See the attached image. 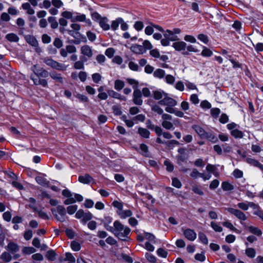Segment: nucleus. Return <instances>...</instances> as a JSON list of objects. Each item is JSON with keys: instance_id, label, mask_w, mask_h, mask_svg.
Masks as SVG:
<instances>
[{"instance_id": "nucleus-1", "label": "nucleus", "mask_w": 263, "mask_h": 263, "mask_svg": "<svg viewBox=\"0 0 263 263\" xmlns=\"http://www.w3.org/2000/svg\"><path fill=\"white\" fill-rule=\"evenodd\" d=\"M107 230L112 233L117 237L122 240H127L130 229L127 226L123 225L119 221L114 222V227H108Z\"/></svg>"}, {"instance_id": "nucleus-2", "label": "nucleus", "mask_w": 263, "mask_h": 263, "mask_svg": "<svg viewBox=\"0 0 263 263\" xmlns=\"http://www.w3.org/2000/svg\"><path fill=\"white\" fill-rule=\"evenodd\" d=\"M52 213L54 217L61 222H64L66 220V210L65 208L61 205H58L55 209L51 210Z\"/></svg>"}, {"instance_id": "nucleus-3", "label": "nucleus", "mask_w": 263, "mask_h": 263, "mask_svg": "<svg viewBox=\"0 0 263 263\" xmlns=\"http://www.w3.org/2000/svg\"><path fill=\"white\" fill-rule=\"evenodd\" d=\"M43 62L48 66H50L53 69H55L59 71H65L68 66L64 64L59 63L51 58H45L43 59Z\"/></svg>"}, {"instance_id": "nucleus-4", "label": "nucleus", "mask_w": 263, "mask_h": 263, "mask_svg": "<svg viewBox=\"0 0 263 263\" xmlns=\"http://www.w3.org/2000/svg\"><path fill=\"white\" fill-rule=\"evenodd\" d=\"M164 38L161 39V44L163 46H167L170 44V41H176L178 40L177 35L173 34L172 31L166 30L163 33Z\"/></svg>"}, {"instance_id": "nucleus-5", "label": "nucleus", "mask_w": 263, "mask_h": 263, "mask_svg": "<svg viewBox=\"0 0 263 263\" xmlns=\"http://www.w3.org/2000/svg\"><path fill=\"white\" fill-rule=\"evenodd\" d=\"M173 117L167 114H163L162 116L161 125L166 129L170 130L174 128V124L172 122Z\"/></svg>"}, {"instance_id": "nucleus-6", "label": "nucleus", "mask_w": 263, "mask_h": 263, "mask_svg": "<svg viewBox=\"0 0 263 263\" xmlns=\"http://www.w3.org/2000/svg\"><path fill=\"white\" fill-rule=\"evenodd\" d=\"M227 210L240 220L245 221L247 219L246 214L239 210L228 208L227 209Z\"/></svg>"}, {"instance_id": "nucleus-7", "label": "nucleus", "mask_w": 263, "mask_h": 263, "mask_svg": "<svg viewBox=\"0 0 263 263\" xmlns=\"http://www.w3.org/2000/svg\"><path fill=\"white\" fill-rule=\"evenodd\" d=\"M31 69L34 74L37 76V77L46 78L48 77L49 74L48 72L45 69L43 68L37 69L36 65H34Z\"/></svg>"}, {"instance_id": "nucleus-8", "label": "nucleus", "mask_w": 263, "mask_h": 263, "mask_svg": "<svg viewBox=\"0 0 263 263\" xmlns=\"http://www.w3.org/2000/svg\"><path fill=\"white\" fill-rule=\"evenodd\" d=\"M159 105L162 106H176L177 102L174 99L168 97L167 93L164 99L161 101H159Z\"/></svg>"}, {"instance_id": "nucleus-9", "label": "nucleus", "mask_w": 263, "mask_h": 263, "mask_svg": "<svg viewBox=\"0 0 263 263\" xmlns=\"http://www.w3.org/2000/svg\"><path fill=\"white\" fill-rule=\"evenodd\" d=\"M62 195L67 199L64 201L65 205H69L75 203L73 200V194L68 189H64L62 191Z\"/></svg>"}, {"instance_id": "nucleus-10", "label": "nucleus", "mask_w": 263, "mask_h": 263, "mask_svg": "<svg viewBox=\"0 0 263 263\" xmlns=\"http://www.w3.org/2000/svg\"><path fill=\"white\" fill-rule=\"evenodd\" d=\"M184 237L190 241H194L197 237V234L194 230L191 229H182Z\"/></svg>"}, {"instance_id": "nucleus-11", "label": "nucleus", "mask_w": 263, "mask_h": 263, "mask_svg": "<svg viewBox=\"0 0 263 263\" xmlns=\"http://www.w3.org/2000/svg\"><path fill=\"white\" fill-rule=\"evenodd\" d=\"M142 93L141 91L138 89H135L133 92V102L134 103L138 105L142 104L143 101L141 99Z\"/></svg>"}, {"instance_id": "nucleus-12", "label": "nucleus", "mask_w": 263, "mask_h": 263, "mask_svg": "<svg viewBox=\"0 0 263 263\" xmlns=\"http://www.w3.org/2000/svg\"><path fill=\"white\" fill-rule=\"evenodd\" d=\"M246 161L250 165L256 167L263 172V165L258 160L251 157H248L246 158Z\"/></svg>"}, {"instance_id": "nucleus-13", "label": "nucleus", "mask_w": 263, "mask_h": 263, "mask_svg": "<svg viewBox=\"0 0 263 263\" xmlns=\"http://www.w3.org/2000/svg\"><path fill=\"white\" fill-rule=\"evenodd\" d=\"M130 49L133 52L136 54H143L145 52L144 48L142 45L136 44L132 45Z\"/></svg>"}, {"instance_id": "nucleus-14", "label": "nucleus", "mask_w": 263, "mask_h": 263, "mask_svg": "<svg viewBox=\"0 0 263 263\" xmlns=\"http://www.w3.org/2000/svg\"><path fill=\"white\" fill-rule=\"evenodd\" d=\"M107 93H108V95L111 98H113L115 99H117L121 101H126V98L124 96L121 95V94L114 91L112 89H108L107 90Z\"/></svg>"}, {"instance_id": "nucleus-15", "label": "nucleus", "mask_w": 263, "mask_h": 263, "mask_svg": "<svg viewBox=\"0 0 263 263\" xmlns=\"http://www.w3.org/2000/svg\"><path fill=\"white\" fill-rule=\"evenodd\" d=\"M73 21H77V22H85L86 24H88V25H91V21L89 19H86V15L85 14H78L73 18Z\"/></svg>"}, {"instance_id": "nucleus-16", "label": "nucleus", "mask_w": 263, "mask_h": 263, "mask_svg": "<svg viewBox=\"0 0 263 263\" xmlns=\"http://www.w3.org/2000/svg\"><path fill=\"white\" fill-rule=\"evenodd\" d=\"M172 47H174L176 50L180 51L185 49L186 44L183 41L176 42L173 44Z\"/></svg>"}, {"instance_id": "nucleus-17", "label": "nucleus", "mask_w": 263, "mask_h": 263, "mask_svg": "<svg viewBox=\"0 0 263 263\" xmlns=\"http://www.w3.org/2000/svg\"><path fill=\"white\" fill-rule=\"evenodd\" d=\"M78 180L82 183L89 184L93 180V178L89 174H86L83 176H80Z\"/></svg>"}, {"instance_id": "nucleus-18", "label": "nucleus", "mask_w": 263, "mask_h": 263, "mask_svg": "<svg viewBox=\"0 0 263 263\" xmlns=\"http://www.w3.org/2000/svg\"><path fill=\"white\" fill-rule=\"evenodd\" d=\"M100 26L103 30L107 31L110 29V25L108 24V20L107 17H103L98 23Z\"/></svg>"}, {"instance_id": "nucleus-19", "label": "nucleus", "mask_w": 263, "mask_h": 263, "mask_svg": "<svg viewBox=\"0 0 263 263\" xmlns=\"http://www.w3.org/2000/svg\"><path fill=\"white\" fill-rule=\"evenodd\" d=\"M166 94V93L161 90H156L153 92L154 99L159 100V101L162 100Z\"/></svg>"}, {"instance_id": "nucleus-20", "label": "nucleus", "mask_w": 263, "mask_h": 263, "mask_svg": "<svg viewBox=\"0 0 263 263\" xmlns=\"http://www.w3.org/2000/svg\"><path fill=\"white\" fill-rule=\"evenodd\" d=\"M192 128L201 138L203 139L206 132L201 127L198 125H194Z\"/></svg>"}, {"instance_id": "nucleus-21", "label": "nucleus", "mask_w": 263, "mask_h": 263, "mask_svg": "<svg viewBox=\"0 0 263 263\" xmlns=\"http://www.w3.org/2000/svg\"><path fill=\"white\" fill-rule=\"evenodd\" d=\"M81 52L84 55L90 58L92 55L91 48L87 45H84L81 47Z\"/></svg>"}, {"instance_id": "nucleus-22", "label": "nucleus", "mask_w": 263, "mask_h": 263, "mask_svg": "<svg viewBox=\"0 0 263 263\" xmlns=\"http://www.w3.org/2000/svg\"><path fill=\"white\" fill-rule=\"evenodd\" d=\"M118 214L121 218L125 219L127 217H130L133 213L132 212L129 210H123L118 211Z\"/></svg>"}, {"instance_id": "nucleus-23", "label": "nucleus", "mask_w": 263, "mask_h": 263, "mask_svg": "<svg viewBox=\"0 0 263 263\" xmlns=\"http://www.w3.org/2000/svg\"><path fill=\"white\" fill-rule=\"evenodd\" d=\"M121 21V17H118L115 20L112 21L110 28L114 31L117 30L119 28V25H120Z\"/></svg>"}, {"instance_id": "nucleus-24", "label": "nucleus", "mask_w": 263, "mask_h": 263, "mask_svg": "<svg viewBox=\"0 0 263 263\" xmlns=\"http://www.w3.org/2000/svg\"><path fill=\"white\" fill-rule=\"evenodd\" d=\"M138 133L143 138H148L149 137L150 133L146 128L139 127L138 128Z\"/></svg>"}, {"instance_id": "nucleus-25", "label": "nucleus", "mask_w": 263, "mask_h": 263, "mask_svg": "<svg viewBox=\"0 0 263 263\" xmlns=\"http://www.w3.org/2000/svg\"><path fill=\"white\" fill-rule=\"evenodd\" d=\"M125 86V83L124 81L118 79L115 81L114 88L118 91L122 90Z\"/></svg>"}, {"instance_id": "nucleus-26", "label": "nucleus", "mask_w": 263, "mask_h": 263, "mask_svg": "<svg viewBox=\"0 0 263 263\" xmlns=\"http://www.w3.org/2000/svg\"><path fill=\"white\" fill-rule=\"evenodd\" d=\"M48 21L50 24V27L52 29H55L58 27L59 24L57 21L56 17L53 16H50L48 18Z\"/></svg>"}, {"instance_id": "nucleus-27", "label": "nucleus", "mask_w": 263, "mask_h": 263, "mask_svg": "<svg viewBox=\"0 0 263 263\" xmlns=\"http://www.w3.org/2000/svg\"><path fill=\"white\" fill-rule=\"evenodd\" d=\"M22 7L24 10L27 11V13L28 14L32 15L35 13L34 10L31 7L30 4L28 3L23 4Z\"/></svg>"}, {"instance_id": "nucleus-28", "label": "nucleus", "mask_w": 263, "mask_h": 263, "mask_svg": "<svg viewBox=\"0 0 263 263\" xmlns=\"http://www.w3.org/2000/svg\"><path fill=\"white\" fill-rule=\"evenodd\" d=\"M7 249L11 253H14L19 250V247L16 243L10 242L7 246Z\"/></svg>"}, {"instance_id": "nucleus-29", "label": "nucleus", "mask_w": 263, "mask_h": 263, "mask_svg": "<svg viewBox=\"0 0 263 263\" xmlns=\"http://www.w3.org/2000/svg\"><path fill=\"white\" fill-rule=\"evenodd\" d=\"M6 39L11 42H17L19 40L18 36L13 33H11L7 34L6 35Z\"/></svg>"}, {"instance_id": "nucleus-30", "label": "nucleus", "mask_w": 263, "mask_h": 263, "mask_svg": "<svg viewBox=\"0 0 263 263\" xmlns=\"http://www.w3.org/2000/svg\"><path fill=\"white\" fill-rule=\"evenodd\" d=\"M203 139H206L207 140L213 143H215L218 141L217 138L215 135H214L213 134L210 132H206L205 137H204Z\"/></svg>"}, {"instance_id": "nucleus-31", "label": "nucleus", "mask_w": 263, "mask_h": 263, "mask_svg": "<svg viewBox=\"0 0 263 263\" xmlns=\"http://www.w3.org/2000/svg\"><path fill=\"white\" fill-rule=\"evenodd\" d=\"M165 74V71L162 69H157L154 72V76L155 78L159 79H162L164 77Z\"/></svg>"}, {"instance_id": "nucleus-32", "label": "nucleus", "mask_w": 263, "mask_h": 263, "mask_svg": "<svg viewBox=\"0 0 263 263\" xmlns=\"http://www.w3.org/2000/svg\"><path fill=\"white\" fill-rule=\"evenodd\" d=\"M49 75L52 79L60 83L63 82V79L61 77V74L56 73L55 72H51Z\"/></svg>"}, {"instance_id": "nucleus-33", "label": "nucleus", "mask_w": 263, "mask_h": 263, "mask_svg": "<svg viewBox=\"0 0 263 263\" xmlns=\"http://www.w3.org/2000/svg\"><path fill=\"white\" fill-rule=\"evenodd\" d=\"M112 221V218L110 216H105L102 220V222L104 224L105 228L107 230V228L108 227H112L111 226H109V224L111 223V222Z\"/></svg>"}, {"instance_id": "nucleus-34", "label": "nucleus", "mask_w": 263, "mask_h": 263, "mask_svg": "<svg viewBox=\"0 0 263 263\" xmlns=\"http://www.w3.org/2000/svg\"><path fill=\"white\" fill-rule=\"evenodd\" d=\"M221 187L223 191H230L234 190V186L228 182H223L221 184Z\"/></svg>"}, {"instance_id": "nucleus-35", "label": "nucleus", "mask_w": 263, "mask_h": 263, "mask_svg": "<svg viewBox=\"0 0 263 263\" xmlns=\"http://www.w3.org/2000/svg\"><path fill=\"white\" fill-rule=\"evenodd\" d=\"M245 253L248 257L252 258L256 256V251L252 248H247L245 250Z\"/></svg>"}, {"instance_id": "nucleus-36", "label": "nucleus", "mask_w": 263, "mask_h": 263, "mask_svg": "<svg viewBox=\"0 0 263 263\" xmlns=\"http://www.w3.org/2000/svg\"><path fill=\"white\" fill-rule=\"evenodd\" d=\"M56 253L52 250L48 251L46 254V257L50 261H54L55 259Z\"/></svg>"}, {"instance_id": "nucleus-37", "label": "nucleus", "mask_w": 263, "mask_h": 263, "mask_svg": "<svg viewBox=\"0 0 263 263\" xmlns=\"http://www.w3.org/2000/svg\"><path fill=\"white\" fill-rule=\"evenodd\" d=\"M144 234L145 239H147L148 240L149 242L151 241L154 243H156V238L153 234L148 232H144Z\"/></svg>"}, {"instance_id": "nucleus-38", "label": "nucleus", "mask_w": 263, "mask_h": 263, "mask_svg": "<svg viewBox=\"0 0 263 263\" xmlns=\"http://www.w3.org/2000/svg\"><path fill=\"white\" fill-rule=\"evenodd\" d=\"M201 54L204 57H210L213 55V52L210 49L203 46Z\"/></svg>"}, {"instance_id": "nucleus-39", "label": "nucleus", "mask_w": 263, "mask_h": 263, "mask_svg": "<svg viewBox=\"0 0 263 263\" xmlns=\"http://www.w3.org/2000/svg\"><path fill=\"white\" fill-rule=\"evenodd\" d=\"M231 134L236 138H241L243 136V133L237 129L232 130L231 132Z\"/></svg>"}, {"instance_id": "nucleus-40", "label": "nucleus", "mask_w": 263, "mask_h": 263, "mask_svg": "<svg viewBox=\"0 0 263 263\" xmlns=\"http://www.w3.org/2000/svg\"><path fill=\"white\" fill-rule=\"evenodd\" d=\"M210 226L216 232H221L223 230L222 228L218 225L216 222L211 221Z\"/></svg>"}, {"instance_id": "nucleus-41", "label": "nucleus", "mask_w": 263, "mask_h": 263, "mask_svg": "<svg viewBox=\"0 0 263 263\" xmlns=\"http://www.w3.org/2000/svg\"><path fill=\"white\" fill-rule=\"evenodd\" d=\"M27 42L33 46H36L37 45L36 40L32 36L29 35L26 37Z\"/></svg>"}, {"instance_id": "nucleus-42", "label": "nucleus", "mask_w": 263, "mask_h": 263, "mask_svg": "<svg viewBox=\"0 0 263 263\" xmlns=\"http://www.w3.org/2000/svg\"><path fill=\"white\" fill-rule=\"evenodd\" d=\"M248 229L251 233L255 234L257 236H260L262 234L261 230L256 227L250 226L248 227Z\"/></svg>"}, {"instance_id": "nucleus-43", "label": "nucleus", "mask_w": 263, "mask_h": 263, "mask_svg": "<svg viewBox=\"0 0 263 263\" xmlns=\"http://www.w3.org/2000/svg\"><path fill=\"white\" fill-rule=\"evenodd\" d=\"M165 81L166 83L170 85H173L175 81V77L171 74H167L165 77Z\"/></svg>"}, {"instance_id": "nucleus-44", "label": "nucleus", "mask_w": 263, "mask_h": 263, "mask_svg": "<svg viewBox=\"0 0 263 263\" xmlns=\"http://www.w3.org/2000/svg\"><path fill=\"white\" fill-rule=\"evenodd\" d=\"M78 210V205H69L67 208V212L69 215L73 214Z\"/></svg>"}, {"instance_id": "nucleus-45", "label": "nucleus", "mask_w": 263, "mask_h": 263, "mask_svg": "<svg viewBox=\"0 0 263 263\" xmlns=\"http://www.w3.org/2000/svg\"><path fill=\"white\" fill-rule=\"evenodd\" d=\"M186 47L187 51L183 52V54L184 55L189 54V52H198L199 51V50L195 48L193 45H189Z\"/></svg>"}, {"instance_id": "nucleus-46", "label": "nucleus", "mask_w": 263, "mask_h": 263, "mask_svg": "<svg viewBox=\"0 0 263 263\" xmlns=\"http://www.w3.org/2000/svg\"><path fill=\"white\" fill-rule=\"evenodd\" d=\"M128 67L133 71H138L139 70V66L134 62L130 61L128 63Z\"/></svg>"}, {"instance_id": "nucleus-47", "label": "nucleus", "mask_w": 263, "mask_h": 263, "mask_svg": "<svg viewBox=\"0 0 263 263\" xmlns=\"http://www.w3.org/2000/svg\"><path fill=\"white\" fill-rule=\"evenodd\" d=\"M23 253L25 254H31L32 253H34L36 250L34 248L32 247H24L22 250Z\"/></svg>"}, {"instance_id": "nucleus-48", "label": "nucleus", "mask_w": 263, "mask_h": 263, "mask_svg": "<svg viewBox=\"0 0 263 263\" xmlns=\"http://www.w3.org/2000/svg\"><path fill=\"white\" fill-rule=\"evenodd\" d=\"M157 255L161 257L166 258L168 255V253L166 251L162 248H159L157 251Z\"/></svg>"}, {"instance_id": "nucleus-49", "label": "nucleus", "mask_w": 263, "mask_h": 263, "mask_svg": "<svg viewBox=\"0 0 263 263\" xmlns=\"http://www.w3.org/2000/svg\"><path fill=\"white\" fill-rule=\"evenodd\" d=\"M140 148L142 152V155L145 157H148V147L144 144H141L140 146Z\"/></svg>"}, {"instance_id": "nucleus-50", "label": "nucleus", "mask_w": 263, "mask_h": 263, "mask_svg": "<svg viewBox=\"0 0 263 263\" xmlns=\"http://www.w3.org/2000/svg\"><path fill=\"white\" fill-rule=\"evenodd\" d=\"M1 258L6 262H9L11 260V256L9 253L5 252L1 255Z\"/></svg>"}, {"instance_id": "nucleus-51", "label": "nucleus", "mask_w": 263, "mask_h": 263, "mask_svg": "<svg viewBox=\"0 0 263 263\" xmlns=\"http://www.w3.org/2000/svg\"><path fill=\"white\" fill-rule=\"evenodd\" d=\"M220 114V110L218 108H214L211 109V115L214 118H217Z\"/></svg>"}, {"instance_id": "nucleus-52", "label": "nucleus", "mask_w": 263, "mask_h": 263, "mask_svg": "<svg viewBox=\"0 0 263 263\" xmlns=\"http://www.w3.org/2000/svg\"><path fill=\"white\" fill-rule=\"evenodd\" d=\"M66 257L64 261H69V262H75L76 259L71 253L67 252L65 254Z\"/></svg>"}, {"instance_id": "nucleus-53", "label": "nucleus", "mask_w": 263, "mask_h": 263, "mask_svg": "<svg viewBox=\"0 0 263 263\" xmlns=\"http://www.w3.org/2000/svg\"><path fill=\"white\" fill-rule=\"evenodd\" d=\"M152 109L153 111L157 112L159 115H161L162 116L163 114H164L163 113V109L158 105H155L153 106Z\"/></svg>"}, {"instance_id": "nucleus-54", "label": "nucleus", "mask_w": 263, "mask_h": 263, "mask_svg": "<svg viewBox=\"0 0 263 263\" xmlns=\"http://www.w3.org/2000/svg\"><path fill=\"white\" fill-rule=\"evenodd\" d=\"M145 256L147 260L150 262L155 263L157 261L156 257L149 253H146Z\"/></svg>"}, {"instance_id": "nucleus-55", "label": "nucleus", "mask_w": 263, "mask_h": 263, "mask_svg": "<svg viewBox=\"0 0 263 263\" xmlns=\"http://www.w3.org/2000/svg\"><path fill=\"white\" fill-rule=\"evenodd\" d=\"M198 236L199 239L203 244L207 245L208 243V239L204 233H199Z\"/></svg>"}, {"instance_id": "nucleus-56", "label": "nucleus", "mask_w": 263, "mask_h": 263, "mask_svg": "<svg viewBox=\"0 0 263 263\" xmlns=\"http://www.w3.org/2000/svg\"><path fill=\"white\" fill-rule=\"evenodd\" d=\"M222 225L227 228H229V229H230L232 231H237V229L234 227L233 226V225L232 224V223L231 222H230V221H225V222H223L222 223Z\"/></svg>"}, {"instance_id": "nucleus-57", "label": "nucleus", "mask_w": 263, "mask_h": 263, "mask_svg": "<svg viewBox=\"0 0 263 263\" xmlns=\"http://www.w3.org/2000/svg\"><path fill=\"white\" fill-rule=\"evenodd\" d=\"M195 259L198 261L203 262L205 259V256L203 253H197L195 255Z\"/></svg>"}, {"instance_id": "nucleus-58", "label": "nucleus", "mask_w": 263, "mask_h": 263, "mask_svg": "<svg viewBox=\"0 0 263 263\" xmlns=\"http://www.w3.org/2000/svg\"><path fill=\"white\" fill-rule=\"evenodd\" d=\"M115 53V50L112 48H107L105 52V55L109 58H111Z\"/></svg>"}, {"instance_id": "nucleus-59", "label": "nucleus", "mask_w": 263, "mask_h": 263, "mask_svg": "<svg viewBox=\"0 0 263 263\" xmlns=\"http://www.w3.org/2000/svg\"><path fill=\"white\" fill-rule=\"evenodd\" d=\"M172 185L176 188L180 189L181 187L182 184L179 179L176 178L172 179Z\"/></svg>"}, {"instance_id": "nucleus-60", "label": "nucleus", "mask_w": 263, "mask_h": 263, "mask_svg": "<svg viewBox=\"0 0 263 263\" xmlns=\"http://www.w3.org/2000/svg\"><path fill=\"white\" fill-rule=\"evenodd\" d=\"M237 206L238 208L243 211H247L249 209L248 201H246L245 202H239L237 204Z\"/></svg>"}, {"instance_id": "nucleus-61", "label": "nucleus", "mask_w": 263, "mask_h": 263, "mask_svg": "<svg viewBox=\"0 0 263 263\" xmlns=\"http://www.w3.org/2000/svg\"><path fill=\"white\" fill-rule=\"evenodd\" d=\"M71 248L73 251H78L79 250H80L81 246H80V245L79 244V243H78L76 241H73L71 243Z\"/></svg>"}, {"instance_id": "nucleus-62", "label": "nucleus", "mask_w": 263, "mask_h": 263, "mask_svg": "<svg viewBox=\"0 0 263 263\" xmlns=\"http://www.w3.org/2000/svg\"><path fill=\"white\" fill-rule=\"evenodd\" d=\"M61 15L65 18L67 19H72L73 20V13L70 11H64L61 13Z\"/></svg>"}, {"instance_id": "nucleus-63", "label": "nucleus", "mask_w": 263, "mask_h": 263, "mask_svg": "<svg viewBox=\"0 0 263 263\" xmlns=\"http://www.w3.org/2000/svg\"><path fill=\"white\" fill-rule=\"evenodd\" d=\"M112 205L116 208L118 209L119 210V211H121L122 210H123V204L117 200L114 201Z\"/></svg>"}, {"instance_id": "nucleus-64", "label": "nucleus", "mask_w": 263, "mask_h": 263, "mask_svg": "<svg viewBox=\"0 0 263 263\" xmlns=\"http://www.w3.org/2000/svg\"><path fill=\"white\" fill-rule=\"evenodd\" d=\"M175 87L176 89H177L180 91H182L184 89V84H183V82L180 81H178L176 83V84L175 85Z\"/></svg>"}]
</instances>
